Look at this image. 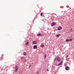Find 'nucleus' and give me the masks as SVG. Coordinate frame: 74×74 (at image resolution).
<instances>
[{
	"mask_svg": "<svg viewBox=\"0 0 74 74\" xmlns=\"http://www.w3.org/2000/svg\"><path fill=\"white\" fill-rule=\"evenodd\" d=\"M15 71L16 72V71H17V70H18V66H15Z\"/></svg>",
	"mask_w": 74,
	"mask_h": 74,
	"instance_id": "1",
	"label": "nucleus"
},
{
	"mask_svg": "<svg viewBox=\"0 0 74 74\" xmlns=\"http://www.w3.org/2000/svg\"><path fill=\"white\" fill-rule=\"evenodd\" d=\"M37 46L35 45L34 46L33 49H37Z\"/></svg>",
	"mask_w": 74,
	"mask_h": 74,
	"instance_id": "2",
	"label": "nucleus"
},
{
	"mask_svg": "<svg viewBox=\"0 0 74 74\" xmlns=\"http://www.w3.org/2000/svg\"><path fill=\"white\" fill-rule=\"evenodd\" d=\"M56 25V23L54 22H53L52 24L51 25L52 26H53Z\"/></svg>",
	"mask_w": 74,
	"mask_h": 74,
	"instance_id": "3",
	"label": "nucleus"
},
{
	"mask_svg": "<svg viewBox=\"0 0 74 74\" xmlns=\"http://www.w3.org/2000/svg\"><path fill=\"white\" fill-rule=\"evenodd\" d=\"M33 43L34 44H37V41H34L33 42Z\"/></svg>",
	"mask_w": 74,
	"mask_h": 74,
	"instance_id": "4",
	"label": "nucleus"
},
{
	"mask_svg": "<svg viewBox=\"0 0 74 74\" xmlns=\"http://www.w3.org/2000/svg\"><path fill=\"white\" fill-rule=\"evenodd\" d=\"M37 36H42V34H38L37 35Z\"/></svg>",
	"mask_w": 74,
	"mask_h": 74,
	"instance_id": "5",
	"label": "nucleus"
},
{
	"mask_svg": "<svg viewBox=\"0 0 74 74\" xmlns=\"http://www.w3.org/2000/svg\"><path fill=\"white\" fill-rule=\"evenodd\" d=\"M72 41V39H67L66 41V42H68V41Z\"/></svg>",
	"mask_w": 74,
	"mask_h": 74,
	"instance_id": "6",
	"label": "nucleus"
},
{
	"mask_svg": "<svg viewBox=\"0 0 74 74\" xmlns=\"http://www.w3.org/2000/svg\"><path fill=\"white\" fill-rule=\"evenodd\" d=\"M57 60H58V62H60V58L59 57H57Z\"/></svg>",
	"mask_w": 74,
	"mask_h": 74,
	"instance_id": "7",
	"label": "nucleus"
},
{
	"mask_svg": "<svg viewBox=\"0 0 74 74\" xmlns=\"http://www.w3.org/2000/svg\"><path fill=\"white\" fill-rule=\"evenodd\" d=\"M61 29H62V27H60L58 29V30H61Z\"/></svg>",
	"mask_w": 74,
	"mask_h": 74,
	"instance_id": "8",
	"label": "nucleus"
},
{
	"mask_svg": "<svg viewBox=\"0 0 74 74\" xmlns=\"http://www.w3.org/2000/svg\"><path fill=\"white\" fill-rule=\"evenodd\" d=\"M65 69L66 70H69V67L68 66H66L65 67Z\"/></svg>",
	"mask_w": 74,
	"mask_h": 74,
	"instance_id": "9",
	"label": "nucleus"
},
{
	"mask_svg": "<svg viewBox=\"0 0 74 74\" xmlns=\"http://www.w3.org/2000/svg\"><path fill=\"white\" fill-rule=\"evenodd\" d=\"M23 55H27V53H26L25 52L23 53Z\"/></svg>",
	"mask_w": 74,
	"mask_h": 74,
	"instance_id": "10",
	"label": "nucleus"
},
{
	"mask_svg": "<svg viewBox=\"0 0 74 74\" xmlns=\"http://www.w3.org/2000/svg\"><path fill=\"white\" fill-rule=\"evenodd\" d=\"M60 36V34H58V35H56V37H59V36Z\"/></svg>",
	"mask_w": 74,
	"mask_h": 74,
	"instance_id": "11",
	"label": "nucleus"
},
{
	"mask_svg": "<svg viewBox=\"0 0 74 74\" xmlns=\"http://www.w3.org/2000/svg\"><path fill=\"white\" fill-rule=\"evenodd\" d=\"M42 15H43V13L42 12L40 14L41 16H42Z\"/></svg>",
	"mask_w": 74,
	"mask_h": 74,
	"instance_id": "12",
	"label": "nucleus"
},
{
	"mask_svg": "<svg viewBox=\"0 0 74 74\" xmlns=\"http://www.w3.org/2000/svg\"><path fill=\"white\" fill-rule=\"evenodd\" d=\"M28 44H29V42H27L26 43V45L28 46Z\"/></svg>",
	"mask_w": 74,
	"mask_h": 74,
	"instance_id": "13",
	"label": "nucleus"
},
{
	"mask_svg": "<svg viewBox=\"0 0 74 74\" xmlns=\"http://www.w3.org/2000/svg\"><path fill=\"white\" fill-rule=\"evenodd\" d=\"M62 62H61L58 65V66H60L62 64Z\"/></svg>",
	"mask_w": 74,
	"mask_h": 74,
	"instance_id": "14",
	"label": "nucleus"
},
{
	"mask_svg": "<svg viewBox=\"0 0 74 74\" xmlns=\"http://www.w3.org/2000/svg\"><path fill=\"white\" fill-rule=\"evenodd\" d=\"M44 45H42L41 46V48H43V47H44Z\"/></svg>",
	"mask_w": 74,
	"mask_h": 74,
	"instance_id": "15",
	"label": "nucleus"
},
{
	"mask_svg": "<svg viewBox=\"0 0 74 74\" xmlns=\"http://www.w3.org/2000/svg\"><path fill=\"white\" fill-rule=\"evenodd\" d=\"M45 58H46V57H47V55L45 54Z\"/></svg>",
	"mask_w": 74,
	"mask_h": 74,
	"instance_id": "16",
	"label": "nucleus"
},
{
	"mask_svg": "<svg viewBox=\"0 0 74 74\" xmlns=\"http://www.w3.org/2000/svg\"><path fill=\"white\" fill-rule=\"evenodd\" d=\"M47 71H49V70L48 69H47Z\"/></svg>",
	"mask_w": 74,
	"mask_h": 74,
	"instance_id": "17",
	"label": "nucleus"
},
{
	"mask_svg": "<svg viewBox=\"0 0 74 74\" xmlns=\"http://www.w3.org/2000/svg\"><path fill=\"white\" fill-rule=\"evenodd\" d=\"M31 67V65L29 66V67L30 68V67Z\"/></svg>",
	"mask_w": 74,
	"mask_h": 74,
	"instance_id": "18",
	"label": "nucleus"
},
{
	"mask_svg": "<svg viewBox=\"0 0 74 74\" xmlns=\"http://www.w3.org/2000/svg\"><path fill=\"white\" fill-rule=\"evenodd\" d=\"M71 30H73V29H72V28H71Z\"/></svg>",
	"mask_w": 74,
	"mask_h": 74,
	"instance_id": "19",
	"label": "nucleus"
},
{
	"mask_svg": "<svg viewBox=\"0 0 74 74\" xmlns=\"http://www.w3.org/2000/svg\"><path fill=\"white\" fill-rule=\"evenodd\" d=\"M66 57H67H67H68V56H67Z\"/></svg>",
	"mask_w": 74,
	"mask_h": 74,
	"instance_id": "20",
	"label": "nucleus"
},
{
	"mask_svg": "<svg viewBox=\"0 0 74 74\" xmlns=\"http://www.w3.org/2000/svg\"><path fill=\"white\" fill-rule=\"evenodd\" d=\"M3 57H2V58H1V59H3Z\"/></svg>",
	"mask_w": 74,
	"mask_h": 74,
	"instance_id": "21",
	"label": "nucleus"
},
{
	"mask_svg": "<svg viewBox=\"0 0 74 74\" xmlns=\"http://www.w3.org/2000/svg\"><path fill=\"white\" fill-rule=\"evenodd\" d=\"M73 12H74V11H73Z\"/></svg>",
	"mask_w": 74,
	"mask_h": 74,
	"instance_id": "22",
	"label": "nucleus"
}]
</instances>
